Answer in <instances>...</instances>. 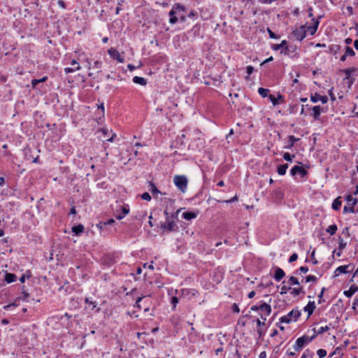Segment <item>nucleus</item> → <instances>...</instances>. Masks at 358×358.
Instances as JSON below:
<instances>
[{
	"mask_svg": "<svg viewBox=\"0 0 358 358\" xmlns=\"http://www.w3.org/2000/svg\"><path fill=\"white\" fill-rule=\"evenodd\" d=\"M173 183L177 187V188L185 193L187 189L188 179L184 175H176L173 178Z\"/></svg>",
	"mask_w": 358,
	"mask_h": 358,
	"instance_id": "f257e3e1",
	"label": "nucleus"
},
{
	"mask_svg": "<svg viewBox=\"0 0 358 358\" xmlns=\"http://www.w3.org/2000/svg\"><path fill=\"white\" fill-rule=\"evenodd\" d=\"M301 313L298 309L292 310L288 314L280 318V322L282 323L289 324L292 322H296L301 316Z\"/></svg>",
	"mask_w": 358,
	"mask_h": 358,
	"instance_id": "f03ea898",
	"label": "nucleus"
},
{
	"mask_svg": "<svg viewBox=\"0 0 358 358\" xmlns=\"http://www.w3.org/2000/svg\"><path fill=\"white\" fill-rule=\"evenodd\" d=\"M315 338V335H313L310 337L304 335L300 338H298L294 345L295 351H300L305 345L310 343Z\"/></svg>",
	"mask_w": 358,
	"mask_h": 358,
	"instance_id": "7ed1b4c3",
	"label": "nucleus"
},
{
	"mask_svg": "<svg viewBox=\"0 0 358 358\" xmlns=\"http://www.w3.org/2000/svg\"><path fill=\"white\" fill-rule=\"evenodd\" d=\"M252 311L265 312L266 315H270L271 313V307L265 302H260L259 305H255L251 307Z\"/></svg>",
	"mask_w": 358,
	"mask_h": 358,
	"instance_id": "20e7f679",
	"label": "nucleus"
},
{
	"mask_svg": "<svg viewBox=\"0 0 358 358\" xmlns=\"http://www.w3.org/2000/svg\"><path fill=\"white\" fill-rule=\"evenodd\" d=\"M164 214L166 216V222L162 225V229H167L169 231H176L178 230V227L176 223L174 221L169 220V213L166 210L164 211Z\"/></svg>",
	"mask_w": 358,
	"mask_h": 358,
	"instance_id": "39448f33",
	"label": "nucleus"
},
{
	"mask_svg": "<svg viewBox=\"0 0 358 358\" xmlns=\"http://www.w3.org/2000/svg\"><path fill=\"white\" fill-rule=\"evenodd\" d=\"M290 174L294 177L299 175L300 178H304L307 176L308 171L302 166L296 165L290 170Z\"/></svg>",
	"mask_w": 358,
	"mask_h": 358,
	"instance_id": "423d86ee",
	"label": "nucleus"
},
{
	"mask_svg": "<svg viewBox=\"0 0 358 358\" xmlns=\"http://www.w3.org/2000/svg\"><path fill=\"white\" fill-rule=\"evenodd\" d=\"M292 35L297 41H302L306 36L305 26H301L299 28H296L292 31Z\"/></svg>",
	"mask_w": 358,
	"mask_h": 358,
	"instance_id": "0eeeda50",
	"label": "nucleus"
},
{
	"mask_svg": "<svg viewBox=\"0 0 358 358\" xmlns=\"http://www.w3.org/2000/svg\"><path fill=\"white\" fill-rule=\"evenodd\" d=\"M22 294L23 295V296H19L17 297L15 301L12 303H10L8 305H6L3 308L4 309L6 310H8L9 308H10L11 307H15V306H17L19 305V302L20 300H23V301H26L27 299L29 297V294L25 292L24 290V287H22Z\"/></svg>",
	"mask_w": 358,
	"mask_h": 358,
	"instance_id": "6e6552de",
	"label": "nucleus"
},
{
	"mask_svg": "<svg viewBox=\"0 0 358 358\" xmlns=\"http://www.w3.org/2000/svg\"><path fill=\"white\" fill-rule=\"evenodd\" d=\"M355 268V266L353 264H348L338 266L335 271V275L337 276L339 273H351Z\"/></svg>",
	"mask_w": 358,
	"mask_h": 358,
	"instance_id": "1a4fd4ad",
	"label": "nucleus"
},
{
	"mask_svg": "<svg viewBox=\"0 0 358 358\" xmlns=\"http://www.w3.org/2000/svg\"><path fill=\"white\" fill-rule=\"evenodd\" d=\"M108 54L113 59L117 60L120 63H123L124 62V57H122L116 49H109Z\"/></svg>",
	"mask_w": 358,
	"mask_h": 358,
	"instance_id": "9d476101",
	"label": "nucleus"
},
{
	"mask_svg": "<svg viewBox=\"0 0 358 358\" xmlns=\"http://www.w3.org/2000/svg\"><path fill=\"white\" fill-rule=\"evenodd\" d=\"M310 100L313 103H316L320 101L322 103H326L328 101V97L327 96H321L317 93H315L314 94L311 95Z\"/></svg>",
	"mask_w": 358,
	"mask_h": 358,
	"instance_id": "9b49d317",
	"label": "nucleus"
},
{
	"mask_svg": "<svg viewBox=\"0 0 358 358\" xmlns=\"http://www.w3.org/2000/svg\"><path fill=\"white\" fill-rule=\"evenodd\" d=\"M285 276V271H284L282 268H279V267H277V268H275V274H274V275H273L274 279H275L276 281L279 282V281H280V280H282Z\"/></svg>",
	"mask_w": 358,
	"mask_h": 358,
	"instance_id": "f8f14e48",
	"label": "nucleus"
},
{
	"mask_svg": "<svg viewBox=\"0 0 358 358\" xmlns=\"http://www.w3.org/2000/svg\"><path fill=\"white\" fill-rule=\"evenodd\" d=\"M315 309V301H309L303 308V310L308 313V317H310Z\"/></svg>",
	"mask_w": 358,
	"mask_h": 358,
	"instance_id": "ddd939ff",
	"label": "nucleus"
},
{
	"mask_svg": "<svg viewBox=\"0 0 358 358\" xmlns=\"http://www.w3.org/2000/svg\"><path fill=\"white\" fill-rule=\"evenodd\" d=\"M71 65H76V66L75 67H66V68H65L64 69V72L66 73H73V72H75V71H76L78 70H80V66L78 63L75 59H73L71 61Z\"/></svg>",
	"mask_w": 358,
	"mask_h": 358,
	"instance_id": "4468645a",
	"label": "nucleus"
},
{
	"mask_svg": "<svg viewBox=\"0 0 358 358\" xmlns=\"http://www.w3.org/2000/svg\"><path fill=\"white\" fill-rule=\"evenodd\" d=\"M358 291V287L356 285H352L348 290L344 292V295L350 298L355 292Z\"/></svg>",
	"mask_w": 358,
	"mask_h": 358,
	"instance_id": "2eb2a0df",
	"label": "nucleus"
},
{
	"mask_svg": "<svg viewBox=\"0 0 358 358\" xmlns=\"http://www.w3.org/2000/svg\"><path fill=\"white\" fill-rule=\"evenodd\" d=\"M268 99L271 101V103H273V106L278 105L280 101H284V97L280 94H278V97H275L273 94H270L268 96Z\"/></svg>",
	"mask_w": 358,
	"mask_h": 358,
	"instance_id": "dca6fc26",
	"label": "nucleus"
},
{
	"mask_svg": "<svg viewBox=\"0 0 358 358\" xmlns=\"http://www.w3.org/2000/svg\"><path fill=\"white\" fill-rule=\"evenodd\" d=\"M101 131H102L103 134L104 135V138H106V141H112L113 139V137L115 136V134H113L110 136V133H111L112 131L109 130L107 128H102Z\"/></svg>",
	"mask_w": 358,
	"mask_h": 358,
	"instance_id": "f3484780",
	"label": "nucleus"
},
{
	"mask_svg": "<svg viewBox=\"0 0 358 358\" xmlns=\"http://www.w3.org/2000/svg\"><path fill=\"white\" fill-rule=\"evenodd\" d=\"M313 110V118L317 120H319V117L320 116L322 108L320 106H315L312 108Z\"/></svg>",
	"mask_w": 358,
	"mask_h": 358,
	"instance_id": "a211bd4d",
	"label": "nucleus"
},
{
	"mask_svg": "<svg viewBox=\"0 0 358 358\" xmlns=\"http://www.w3.org/2000/svg\"><path fill=\"white\" fill-rule=\"evenodd\" d=\"M148 189L150 192H152L153 195L161 194V192L157 189V187L155 186V185L151 182H148Z\"/></svg>",
	"mask_w": 358,
	"mask_h": 358,
	"instance_id": "6ab92c4d",
	"label": "nucleus"
},
{
	"mask_svg": "<svg viewBox=\"0 0 358 358\" xmlns=\"http://www.w3.org/2000/svg\"><path fill=\"white\" fill-rule=\"evenodd\" d=\"M16 275L14 273H6L4 276V280L7 283H11L16 280Z\"/></svg>",
	"mask_w": 358,
	"mask_h": 358,
	"instance_id": "aec40b11",
	"label": "nucleus"
},
{
	"mask_svg": "<svg viewBox=\"0 0 358 358\" xmlns=\"http://www.w3.org/2000/svg\"><path fill=\"white\" fill-rule=\"evenodd\" d=\"M329 329H330V327L328 325H326L324 327H321L317 329H316L315 328V329H313V331H314L313 335H315V337H316L317 335L322 334V333L328 331Z\"/></svg>",
	"mask_w": 358,
	"mask_h": 358,
	"instance_id": "412c9836",
	"label": "nucleus"
},
{
	"mask_svg": "<svg viewBox=\"0 0 358 358\" xmlns=\"http://www.w3.org/2000/svg\"><path fill=\"white\" fill-rule=\"evenodd\" d=\"M182 216L185 220H191L196 217V213L194 212L187 211L183 213Z\"/></svg>",
	"mask_w": 358,
	"mask_h": 358,
	"instance_id": "4be33fe9",
	"label": "nucleus"
},
{
	"mask_svg": "<svg viewBox=\"0 0 358 358\" xmlns=\"http://www.w3.org/2000/svg\"><path fill=\"white\" fill-rule=\"evenodd\" d=\"M299 141V138H296L294 136H289V140L287 145L285 147L287 149H291L294 143Z\"/></svg>",
	"mask_w": 358,
	"mask_h": 358,
	"instance_id": "5701e85b",
	"label": "nucleus"
},
{
	"mask_svg": "<svg viewBox=\"0 0 358 358\" xmlns=\"http://www.w3.org/2000/svg\"><path fill=\"white\" fill-rule=\"evenodd\" d=\"M133 82L136 84H138L141 85H145L147 84V81L144 78L138 77V76H134L133 78Z\"/></svg>",
	"mask_w": 358,
	"mask_h": 358,
	"instance_id": "b1692460",
	"label": "nucleus"
},
{
	"mask_svg": "<svg viewBox=\"0 0 358 358\" xmlns=\"http://www.w3.org/2000/svg\"><path fill=\"white\" fill-rule=\"evenodd\" d=\"M84 230V226L83 224H78L72 227V231L76 235H79Z\"/></svg>",
	"mask_w": 358,
	"mask_h": 358,
	"instance_id": "393cba45",
	"label": "nucleus"
},
{
	"mask_svg": "<svg viewBox=\"0 0 358 358\" xmlns=\"http://www.w3.org/2000/svg\"><path fill=\"white\" fill-rule=\"evenodd\" d=\"M288 167H289V165L287 164L280 165L278 167V170H277L278 173L280 176L285 175Z\"/></svg>",
	"mask_w": 358,
	"mask_h": 358,
	"instance_id": "a878e982",
	"label": "nucleus"
},
{
	"mask_svg": "<svg viewBox=\"0 0 358 358\" xmlns=\"http://www.w3.org/2000/svg\"><path fill=\"white\" fill-rule=\"evenodd\" d=\"M345 199H346L348 203L352 206H355L358 202L357 199L353 198L351 194L347 195L345 197Z\"/></svg>",
	"mask_w": 358,
	"mask_h": 358,
	"instance_id": "bb28decb",
	"label": "nucleus"
},
{
	"mask_svg": "<svg viewBox=\"0 0 358 358\" xmlns=\"http://www.w3.org/2000/svg\"><path fill=\"white\" fill-rule=\"evenodd\" d=\"M356 71V69L355 67L348 68L343 70V72L345 74V79H350L351 74Z\"/></svg>",
	"mask_w": 358,
	"mask_h": 358,
	"instance_id": "cd10ccee",
	"label": "nucleus"
},
{
	"mask_svg": "<svg viewBox=\"0 0 358 358\" xmlns=\"http://www.w3.org/2000/svg\"><path fill=\"white\" fill-rule=\"evenodd\" d=\"M291 294L296 296L299 295L300 294H305L303 288L302 287H295L292 289Z\"/></svg>",
	"mask_w": 358,
	"mask_h": 358,
	"instance_id": "c85d7f7f",
	"label": "nucleus"
},
{
	"mask_svg": "<svg viewBox=\"0 0 358 358\" xmlns=\"http://www.w3.org/2000/svg\"><path fill=\"white\" fill-rule=\"evenodd\" d=\"M340 197L336 198L332 203V208L334 210H338L340 209L342 204V201L340 200Z\"/></svg>",
	"mask_w": 358,
	"mask_h": 358,
	"instance_id": "c756f323",
	"label": "nucleus"
},
{
	"mask_svg": "<svg viewBox=\"0 0 358 358\" xmlns=\"http://www.w3.org/2000/svg\"><path fill=\"white\" fill-rule=\"evenodd\" d=\"M48 80V77L47 76H44L41 79H33L31 80V85H32V87H36V85L38 84V83H44L45 82L46 80Z\"/></svg>",
	"mask_w": 358,
	"mask_h": 358,
	"instance_id": "7c9ffc66",
	"label": "nucleus"
},
{
	"mask_svg": "<svg viewBox=\"0 0 358 358\" xmlns=\"http://www.w3.org/2000/svg\"><path fill=\"white\" fill-rule=\"evenodd\" d=\"M313 356H314V352L309 349H306L303 352L301 358H313Z\"/></svg>",
	"mask_w": 358,
	"mask_h": 358,
	"instance_id": "2f4dec72",
	"label": "nucleus"
},
{
	"mask_svg": "<svg viewBox=\"0 0 358 358\" xmlns=\"http://www.w3.org/2000/svg\"><path fill=\"white\" fill-rule=\"evenodd\" d=\"M172 9L176 13L185 10V6L180 3H176L173 5Z\"/></svg>",
	"mask_w": 358,
	"mask_h": 358,
	"instance_id": "473e14b6",
	"label": "nucleus"
},
{
	"mask_svg": "<svg viewBox=\"0 0 358 358\" xmlns=\"http://www.w3.org/2000/svg\"><path fill=\"white\" fill-rule=\"evenodd\" d=\"M327 232H328L331 236L334 235L337 231V226L336 224H332L328 227L327 229Z\"/></svg>",
	"mask_w": 358,
	"mask_h": 358,
	"instance_id": "72a5a7b5",
	"label": "nucleus"
},
{
	"mask_svg": "<svg viewBox=\"0 0 358 358\" xmlns=\"http://www.w3.org/2000/svg\"><path fill=\"white\" fill-rule=\"evenodd\" d=\"M258 93L262 96V97H266L268 96V93H269V90L268 89H266V88H263V87H259L258 89Z\"/></svg>",
	"mask_w": 358,
	"mask_h": 358,
	"instance_id": "f704fd0d",
	"label": "nucleus"
},
{
	"mask_svg": "<svg viewBox=\"0 0 358 358\" xmlns=\"http://www.w3.org/2000/svg\"><path fill=\"white\" fill-rule=\"evenodd\" d=\"M287 284L289 285V286L299 285V282L296 278H295L294 276H291L287 281Z\"/></svg>",
	"mask_w": 358,
	"mask_h": 358,
	"instance_id": "c9c22d12",
	"label": "nucleus"
},
{
	"mask_svg": "<svg viewBox=\"0 0 358 358\" xmlns=\"http://www.w3.org/2000/svg\"><path fill=\"white\" fill-rule=\"evenodd\" d=\"M347 243L343 241V238L341 236L338 237V250H343L345 248Z\"/></svg>",
	"mask_w": 358,
	"mask_h": 358,
	"instance_id": "e433bc0d",
	"label": "nucleus"
},
{
	"mask_svg": "<svg viewBox=\"0 0 358 358\" xmlns=\"http://www.w3.org/2000/svg\"><path fill=\"white\" fill-rule=\"evenodd\" d=\"M287 45V41L285 40L282 41L280 44H274L273 45V49L275 50H278L280 49H283V48Z\"/></svg>",
	"mask_w": 358,
	"mask_h": 358,
	"instance_id": "4c0bfd02",
	"label": "nucleus"
},
{
	"mask_svg": "<svg viewBox=\"0 0 358 358\" xmlns=\"http://www.w3.org/2000/svg\"><path fill=\"white\" fill-rule=\"evenodd\" d=\"M341 47L338 45H331L329 46V51L331 53L336 55L340 50Z\"/></svg>",
	"mask_w": 358,
	"mask_h": 358,
	"instance_id": "58836bf2",
	"label": "nucleus"
},
{
	"mask_svg": "<svg viewBox=\"0 0 358 358\" xmlns=\"http://www.w3.org/2000/svg\"><path fill=\"white\" fill-rule=\"evenodd\" d=\"M345 53L348 57H354L355 55V52L353 50L352 48L350 46L345 47Z\"/></svg>",
	"mask_w": 358,
	"mask_h": 358,
	"instance_id": "ea45409f",
	"label": "nucleus"
},
{
	"mask_svg": "<svg viewBox=\"0 0 358 358\" xmlns=\"http://www.w3.org/2000/svg\"><path fill=\"white\" fill-rule=\"evenodd\" d=\"M282 284V286L281 287L280 294H285L288 290L291 289V287L285 285V281H283Z\"/></svg>",
	"mask_w": 358,
	"mask_h": 358,
	"instance_id": "a19ab883",
	"label": "nucleus"
},
{
	"mask_svg": "<svg viewBox=\"0 0 358 358\" xmlns=\"http://www.w3.org/2000/svg\"><path fill=\"white\" fill-rule=\"evenodd\" d=\"M294 158V155H291L289 152H285L283 155V159L287 162H292Z\"/></svg>",
	"mask_w": 358,
	"mask_h": 358,
	"instance_id": "79ce46f5",
	"label": "nucleus"
},
{
	"mask_svg": "<svg viewBox=\"0 0 358 358\" xmlns=\"http://www.w3.org/2000/svg\"><path fill=\"white\" fill-rule=\"evenodd\" d=\"M342 348L341 347H337L334 351L329 355V357H333L334 355H342L341 353Z\"/></svg>",
	"mask_w": 358,
	"mask_h": 358,
	"instance_id": "37998d69",
	"label": "nucleus"
},
{
	"mask_svg": "<svg viewBox=\"0 0 358 358\" xmlns=\"http://www.w3.org/2000/svg\"><path fill=\"white\" fill-rule=\"evenodd\" d=\"M317 354L320 358H323L327 355V350L324 349H319L317 351Z\"/></svg>",
	"mask_w": 358,
	"mask_h": 358,
	"instance_id": "c03bdc74",
	"label": "nucleus"
},
{
	"mask_svg": "<svg viewBox=\"0 0 358 358\" xmlns=\"http://www.w3.org/2000/svg\"><path fill=\"white\" fill-rule=\"evenodd\" d=\"M317 280V277L315 275H308L306 277V282H315Z\"/></svg>",
	"mask_w": 358,
	"mask_h": 358,
	"instance_id": "a18cd8bd",
	"label": "nucleus"
},
{
	"mask_svg": "<svg viewBox=\"0 0 358 358\" xmlns=\"http://www.w3.org/2000/svg\"><path fill=\"white\" fill-rule=\"evenodd\" d=\"M343 213H355V208H354V206H351V207H349V206H344L343 208Z\"/></svg>",
	"mask_w": 358,
	"mask_h": 358,
	"instance_id": "49530a36",
	"label": "nucleus"
},
{
	"mask_svg": "<svg viewBox=\"0 0 358 358\" xmlns=\"http://www.w3.org/2000/svg\"><path fill=\"white\" fill-rule=\"evenodd\" d=\"M308 31L310 32V35H314L317 31V27L308 26L307 27Z\"/></svg>",
	"mask_w": 358,
	"mask_h": 358,
	"instance_id": "de8ad7c7",
	"label": "nucleus"
},
{
	"mask_svg": "<svg viewBox=\"0 0 358 358\" xmlns=\"http://www.w3.org/2000/svg\"><path fill=\"white\" fill-rule=\"evenodd\" d=\"M85 302L86 303H89L90 305H92V310H94L96 307V303L95 301H90L89 298H85Z\"/></svg>",
	"mask_w": 358,
	"mask_h": 358,
	"instance_id": "09e8293b",
	"label": "nucleus"
},
{
	"mask_svg": "<svg viewBox=\"0 0 358 358\" xmlns=\"http://www.w3.org/2000/svg\"><path fill=\"white\" fill-rule=\"evenodd\" d=\"M141 197L142 199L145 200V201H150L151 200V196L149 194V193H148V192H145V193L142 194L141 195Z\"/></svg>",
	"mask_w": 358,
	"mask_h": 358,
	"instance_id": "8fccbe9b",
	"label": "nucleus"
},
{
	"mask_svg": "<svg viewBox=\"0 0 358 358\" xmlns=\"http://www.w3.org/2000/svg\"><path fill=\"white\" fill-rule=\"evenodd\" d=\"M298 258V255L296 253H293L289 258V262L292 263L295 262Z\"/></svg>",
	"mask_w": 358,
	"mask_h": 358,
	"instance_id": "3c124183",
	"label": "nucleus"
},
{
	"mask_svg": "<svg viewBox=\"0 0 358 358\" xmlns=\"http://www.w3.org/2000/svg\"><path fill=\"white\" fill-rule=\"evenodd\" d=\"M298 271H300L303 273H306L308 271V268L307 266H301L295 273H297Z\"/></svg>",
	"mask_w": 358,
	"mask_h": 358,
	"instance_id": "603ef678",
	"label": "nucleus"
},
{
	"mask_svg": "<svg viewBox=\"0 0 358 358\" xmlns=\"http://www.w3.org/2000/svg\"><path fill=\"white\" fill-rule=\"evenodd\" d=\"M342 234H345L346 236V237H350V229L349 227H345L343 229V231H342Z\"/></svg>",
	"mask_w": 358,
	"mask_h": 358,
	"instance_id": "864d4df0",
	"label": "nucleus"
},
{
	"mask_svg": "<svg viewBox=\"0 0 358 358\" xmlns=\"http://www.w3.org/2000/svg\"><path fill=\"white\" fill-rule=\"evenodd\" d=\"M120 208H122V214L124 216L129 213V209L128 207H127V206H120Z\"/></svg>",
	"mask_w": 358,
	"mask_h": 358,
	"instance_id": "5fc2aeb1",
	"label": "nucleus"
},
{
	"mask_svg": "<svg viewBox=\"0 0 358 358\" xmlns=\"http://www.w3.org/2000/svg\"><path fill=\"white\" fill-rule=\"evenodd\" d=\"M268 34H269V36L271 38H278L279 37L275 34L273 33L270 29L268 28Z\"/></svg>",
	"mask_w": 358,
	"mask_h": 358,
	"instance_id": "6e6d98bb",
	"label": "nucleus"
},
{
	"mask_svg": "<svg viewBox=\"0 0 358 358\" xmlns=\"http://www.w3.org/2000/svg\"><path fill=\"white\" fill-rule=\"evenodd\" d=\"M325 291V288L323 287L320 293V294L318 295V297H319V303H322V296H323V294H324V292Z\"/></svg>",
	"mask_w": 358,
	"mask_h": 358,
	"instance_id": "4d7b16f0",
	"label": "nucleus"
},
{
	"mask_svg": "<svg viewBox=\"0 0 358 358\" xmlns=\"http://www.w3.org/2000/svg\"><path fill=\"white\" fill-rule=\"evenodd\" d=\"M247 73L250 76L251 75L254 71V67L252 66H248L246 68Z\"/></svg>",
	"mask_w": 358,
	"mask_h": 358,
	"instance_id": "13d9d810",
	"label": "nucleus"
},
{
	"mask_svg": "<svg viewBox=\"0 0 358 358\" xmlns=\"http://www.w3.org/2000/svg\"><path fill=\"white\" fill-rule=\"evenodd\" d=\"M281 53H283L284 55H289V50L287 45H285L283 49L281 50Z\"/></svg>",
	"mask_w": 358,
	"mask_h": 358,
	"instance_id": "bf43d9fd",
	"label": "nucleus"
},
{
	"mask_svg": "<svg viewBox=\"0 0 358 358\" xmlns=\"http://www.w3.org/2000/svg\"><path fill=\"white\" fill-rule=\"evenodd\" d=\"M178 303V299L176 296L171 297V303L173 305L174 308L176 306V304Z\"/></svg>",
	"mask_w": 358,
	"mask_h": 358,
	"instance_id": "052dcab7",
	"label": "nucleus"
},
{
	"mask_svg": "<svg viewBox=\"0 0 358 358\" xmlns=\"http://www.w3.org/2000/svg\"><path fill=\"white\" fill-rule=\"evenodd\" d=\"M256 322L258 328L265 325V321H261L259 319H257Z\"/></svg>",
	"mask_w": 358,
	"mask_h": 358,
	"instance_id": "680f3d73",
	"label": "nucleus"
},
{
	"mask_svg": "<svg viewBox=\"0 0 358 358\" xmlns=\"http://www.w3.org/2000/svg\"><path fill=\"white\" fill-rule=\"evenodd\" d=\"M232 310L234 313H239L240 312V309H239V308H238V305L236 303H234L232 305Z\"/></svg>",
	"mask_w": 358,
	"mask_h": 358,
	"instance_id": "e2e57ef3",
	"label": "nucleus"
},
{
	"mask_svg": "<svg viewBox=\"0 0 358 358\" xmlns=\"http://www.w3.org/2000/svg\"><path fill=\"white\" fill-rule=\"evenodd\" d=\"M57 4L62 8H66V3L62 0H58Z\"/></svg>",
	"mask_w": 358,
	"mask_h": 358,
	"instance_id": "0e129e2a",
	"label": "nucleus"
},
{
	"mask_svg": "<svg viewBox=\"0 0 358 358\" xmlns=\"http://www.w3.org/2000/svg\"><path fill=\"white\" fill-rule=\"evenodd\" d=\"M101 66V62L99 60H96L94 63V67L96 69H100Z\"/></svg>",
	"mask_w": 358,
	"mask_h": 358,
	"instance_id": "69168bd1",
	"label": "nucleus"
},
{
	"mask_svg": "<svg viewBox=\"0 0 358 358\" xmlns=\"http://www.w3.org/2000/svg\"><path fill=\"white\" fill-rule=\"evenodd\" d=\"M177 22H178V17H177L176 16H175V17H170V19H169V22H170L171 24H175V23H176Z\"/></svg>",
	"mask_w": 358,
	"mask_h": 358,
	"instance_id": "338daca9",
	"label": "nucleus"
},
{
	"mask_svg": "<svg viewBox=\"0 0 358 358\" xmlns=\"http://www.w3.org/2000/svg\"><path fill=\"white\" fill-rule=\"evenodd\" d=\"M358 307V294L355 296L353 302L352 308H355V307Z\"/></svg>",
	"mask_w": 358,
	"mask_h": 358,
	"instance_id": "774afa93",
	"label": "nucleus"
}]
</instances>
